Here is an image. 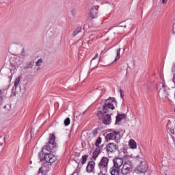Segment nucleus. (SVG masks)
Returning <instances> with one entry per match:
<instances>
[{
	"mask_svg": "<svg viewBox=\"0 0 175 175\" xmlns=\"http://www.w3.org/2000/svg\"><path fill=\"white\" fill-rule=\"evenodd\" d=\"M93 133H94V136L96 135V133H98V132L97 131H96V132H93Z\"/></svg>",
	"mask_w": 175,
	"mask_h": 175,
	"instance_id": "f704fd0d",
	"label": "nucleus"
},
{
	"mask_svg": "<svg viewBox=\"0 0 175 175\" xmlns=\"http://www.w3.org/2000/svg\"><path fill=\"white\" fill-rule=\"evenodd\" d=\"M30 133H31V136H32V129H31V131H30Z\"/></svg>",
	"mask_w": 175,
	"mask_h": 175,
	"instance_id": "c9c22d12",
	"label": "nucleus"
},
{
	"mask_svg": "<svg viewBox=\"0 0 175 175\" xmlns=\"http://www.w3.org/2000/svg\"><path fill=\"white\" fill-rule=\"evenodd\" d=\"M129 146L130 148L135 150V148L137 147V144H136V142L134 139H130L129 142Z\"/></svg>",
	"mask_w": 175,
	"mask_h": 175,
	"instance_id": "dca6fc26",
	"label": "nucleus"
},
{
	"mask_svg": "<svg viewBox=\"0 0 175 175\" xmlns=\"http://www.w3.org/2000/svg\"><path fill=\"white\" fill-rule=\"evenodd\" d=\"M109 165V158L103 157L98 163V167L102 172H107V165Z\"/></svg>",
	"mask_w": 175,
	"mask_h": 175,
	"instance_id": "0eeeda50",
	"label": "nucleus"
},
{
	"mask_svg": "<svg viewBox=\"0 0 175 175\" xmlns=\"http://www.w3.org/2000/svg\"><path fill=\"white\" fill-rule=\"evenodd\" d=\"M123 27H124V28H126V25H124Z\"/></svg>",
	"mask_w": 175,
	"mask_h": 175,
	"instance_id": "ea45409f",
	"label": "nucleus"
},
{
	"mask_svg": "<svg viewBox=\"0 0 175 175\" xmlns=\"http://www.w3.org/2000/svg\"><path fill=\"white\" fill-rule=\"evenodd\" d=\"M89 17L90 18H96L98 17V8L96 7H93L90 11Z\"/></svg>",
	"mask_w": 175,
	"mask_h": 175,
	"instance_id": "4468645a",
	"label": "nucleus"
},
{
	"mask_svg": "<svg viewBox=\"0 0 175 175\" xmlns=\"http://www.w3.org/2000/svg\"><path fill=\"white\" fill-rule=\"evenodd\" d=\"M79 32H81V27H78L74 31V36H76V34L79 33Z\"/></svg>",
	"mask_w": 175,
	"mask_h": 175,
	"instance_id": "393cba45",
	"label": "nucleus"
},
{
	"mask_svg": "<svg viewBox=\"0 0 175 175\" xmlns=\"http://www.w3.org/2000/svg\"><path fill=\"white\" fill-rule=\"evenodd\" d=\"M107 172H103L102 170H100V173L98 174V175H107Z\"/></svg>",
	"mask_w": 175,
	"mask_h": 175,
	"instance_id": "c85d7f7f",
	"label": "nucleus"
},
{
	"mask_svg": "<svg viewBox=\"0 0 175 175\" xmlns=\"http://www.w3.org/2000/svg\"><path fill=\"white\" fill-rule=\"evenodd\" d=\"M33 65H35V62H29L27 63V66L24 67V69H29V68H32Z\"/></svg>",
	"mask_w": 175,
	"mask_h": 175,
	"instance_id": "6ab92c4d",
	"label": "nucleus"
},
{
	"mask_svg": "<svg viewBox=\"0 0 175 175\" xmlns=\"http://www.w3.org/2000/svg\"><path fill=\"white\" fill-rule=\"evenodd\" d=\"M21 80V77H18L14 81V87L13 88V90H16L17 88V86L19 84V88L20 91H21L23 93L27 91V83H20V81Z\"/></svg>",
	"mask_w": 175,
	"mask_h": 175,
	"instance_id": "39448f33",
	"label": "nucleus"
},
{
	"mask_svg": "<svg viewBox=\"0 0 175 175\" xmlns=\"http://www.w3.org/2000/svg\"><path fill=\"white\" fill-rule=\"evenodd\" d=\"M100 143H102V137H98L96 141L95 146L96 147H99V144H100Z\"/></svg>",
	"mask_w": 175,
	"mask_h": 175,
	"instance_id": "5701e85b",
	"label": "nucleus"
},
{
	"mask_svg": "<svg viewBox=\"0 0 175 175\" xmlns=\"http://www.w3.org/2000/svg\"><path fill=\"white\" fill-rule=\"evenodd\" d=\"M6 108V106H4V109Z\"/></svg>",
	"mask_w": 175,
	"mask_h": 175,
	"instance_id": "79ce46f5",
	"label": "nucleus"
},
{
	"mask_svg": "<svg viewBox=\"0 0 175 175\" xmlns=\"http://www.w3.org/2000/svg\"><path fill=\"white\" fill-rule=\"evenodd\" d=\"M126 117V115H125V113L118 114L116 116V124H117V122H120L122 120H124V118H125Z\"/></svg>",
	"mask_w": 175,
	"mask_h": 175,
	"instance_id": "f3484780",
	"label": "nucleus"
},
{
	"mask_svg": "<svg viewBox=\"0 0 175 175\" xmlns=\"http://www.w3.org/2000/svg\"><path fill=\"white\" fill-rule=\"evenodd\" d=\"M69 124H70V119L69 118H66V120H64V125L66 126H68V125H69Z\"/></svg>",
	"mask_w": 175,
	"mask_h": 175,
	"instance_id": "a878e982",
	"label": "nucleus"
},
{
	"mask_svg": "<svg viewBox=\"0 0 175 175\" xmlns=\"http://www.w3.org/2000/svg\"><path fill=\"white\" fill-rule=\"evenodd\" d=\"M3 103V100L2 99V96H0V106Z\"/></svg>",
	"mask_w": 175,
	"mask_h": 175,
	"instance_id": "2f4dec72",
	"label": "nucleus"
},
{
	"mask_svg": "<svg viewBox=\"0 0 175 175\" xmlns=\"http://www.w3.org/2000/svg\"><path fill=\"white\" fill-rule=\"evenodd\" d=\"M120 53H121V48L117 50V55H116V57L115 58V60H114L115 62L118 61L120 59V57H121L120 55Z\"/></svg>",
	"mask_w": 175,
	"mask_h": 175,
	"instance_id": "4be33fe9",
	"label": "nucleus"
},
{
	"mask_svg": "<svg viewBox=\"0 0 175 175\" xmlns=\"http://www.w3.org/2000/svg\"><path fill=\"white\" fill-rule=\"evenodd\" d=\"M88 159V155L85 154L82 156V161L81 162V165H85V162H87V160Z\"/></svg>",
	"mask_w": 175,
	"mask_h": 175,
	"instance_id": "aec40b11",
	"label": "nucleus"
},
{
	"mask_svg": "<svg viewBox=\"0 0 175 175\" xmlns=\"http://www.w3.org/2000/svg\"><path fill=\"white\" fill-rule=\"evenodd\" d=\"M17 68H18V67H17L16 66H11V67L10 68L11 75H14V73H16V70H17Z\"/></svg>",
	"mask_w": 175,
	"mask_h": 175,
	"instance_id": "412c9836",
	"label": "nucleus"
},
{
	"mask_svg": "<svg viewBox=\"0 0 175 175\" xmlns=\"http://www.w3.org/2000/svg\"><path fill=\"white\" fill-rule=\"evenodd\" d=\"M124 160L121 158H115L113 160V166H115L116 167H118L119 169H121V166L124 165Z\"/></svg>",
	"mask_w": 175,
	"mask_h": 175,
	"instance_id": "9d476101",
	"label": "nucleus"
},
{
	"mask_svg": "<svg viewBox=\"0 0 175 175\" xmlns=\"http://www.w3.org/2000/svg\"><path fill=\"white\" fill-rule=\"evenodd\" d=\"M105 150L107 155H111V154H114L116 151H118V145L114 143H109L105 147Z\"/></svg>",
	"mask_w": 175,
	"mask_h": 175,
	"instance_id": "423d86ee",
	"label": "nucleus"
},
{
	"mask_svg": "<svg viewBox=\"0 0 175 175\" xmlns=\"http://www.w3.org/2000/svg\"><path fill=\"white\" fill-rule=\"evenodd\" d=\"M98 53H96V55H95V57L92 59H96V58H98Z\"/></svg>",
	"mask_w": 175,
	"mask_h": 175,
	"instance_id": "473e14b6",
	"label": "nucleus"
},
{
	"mask_svg": "<svg viewBox=\"0 0 175 175\" xmlns=\"http://www.w3.org/2000/svg\"><path fill=\"white\" fill-rule=\"evenodd\" d=\"M173 33H175V32H174V31H173Z\"/></svg>",
	"mask_w": 175,
	"mask_h": 175,
	"instance_id": "37998d69",
	"label": "nucleus"
},
{
	"mask_svg": "<svg viewBox=\"0 0 175 175\" xmlns=\"http://www.w3.org/2000/svg\"><path fill=\"white\" fill-rule=\"evenodd\" d=\"M55 147H57V143H55V135H54V134H51L44 149L46 150V151L51 152V150L55 148Z\"/></svg>",
	"mask_w": 175,
	"mask_h": 175,
	"instance_id": "7ed1b4c3",
	"label": "nucleus"
},
{
	"mask_svg": "<svg viewBox=\"0 0 175 175\" xmlns=\"http://www.w3.org/2000/svg\"><path fill=\"white\" fill-rule=\"evenodd\" d=\"M138 162H140L139 165L137 167V171L139 173H146L148 170V165L147 162L144 161L143 158H138Z\"/></svg>",
	"mask_w": 175,
	"mask_h": 175,
	"instance_id": "20e7f679",
	"label": "nucleus"
},
{
	"mask_svg": "<svg viewBox=\"0 0 175 175\" xmlns=\"http://www.w3.org/2000/svg\"><path fill=\"white\" fill-rule=\"evenodd\" d=\"M44 173V170L43 167H40L39 171H38V175H42Z\"/></svg>",
	"mask_w": 175,
	"mask_h": 175,
	"instance_id": "bb28decb",
	"label": "nucleus"
},
{
	"mask_svg": "<svg viewBox=\"0 0 175 175\" xmlns=\"http://www.w3.org/2000/svg\"><path fill=\"white\" fill-rule=\"evenodd\" d=\"M44 161L47 163H54L57 161V157L51 153H46L44 154Z\"/></svg>",
	"mask_w": 175,
	"mask_h": 175,
	"instance_id": "1a4fd4ad",
	"label": "nucleus"
},
{
	"mask_svg": "<svg viewBox=\"0 0 175 175\" xmlns=\"http://www.w3.org/2000/svg\"><path fill=\"white\" fill-rule=\"evenodd\" d=\"M120 169L118 167H115L113 165L110 169H109V173L111 175H120Z\"/></svg>",
	"mask_w": 175,
	"mask_h": 175,
	"instance_id": "2eb2a0df",
	"label": "nucleus"
},
{
	"mask_svg": "<svg viewBox=\"0 0 175 175\" xmlns=\"http://www.w3.org/2000/svg\"><path fill=\"white\" fill-rule=\"evenodd\" d=\"M162 87H166V85L163 84Z\"/></svg>",
	"mask_w": 175,
	"mask_h": 175,
	"instance_id": "4c0bfd02",
	"label": "nucleus"
},
{
	"mask_svg": "<svg viewBox=\"0 0 175 175\" xmlns=\"http://www.w3.org/2000/svg\"><path fill=\"white\" fill-rule=\"evenodd\" d=\"M9 78H10V80H12V77H9Z\"/></svg>",
	"mask_w": 175,
	"mask_h": 175,
	"instance_id": "58836bf2",
	"label": "nucleus"
},
{
	"mask_svg": "<svg viewBox=\"0 0 175 175\" xmlns=\"http://www.w3.org/2000/svg\"><path fill=\"white\" fill-rule=\"evenodd\" d=\"M76 13H77L76 10H72L71 11V14H72V15L73 16H76Z\"/></svg>",
	"mask_w": 175,
	"mask_h": 175,
	"instance_id": "c756f323",
	"label": "nucleus"
},
{
	"mask_svg": "<svg viewBox=\"0 0 175 175\" xmlns=\"http://www.w3.org/2000/svg\"><path fill=\"white\" fill-rule=\"evenodd\" d=\"M101 120H103V123H104L105 125H110L111 122V116H110V114L104 113V116Z\"/></svg>",
	"mask_w": 175,
	"mask_h": 175,
	"instance_id": "ddd939ff",
	"label": "nucleus"
},
{
	"mask_svg": "<svg viewBox=\"0 0 175 175\" xmlns=\"http://www.w3.org/2000/svg\"><path fill=\"white\" fill-rule=\"evenodd\" d=\"M105 100V103L103 105V110H99L97 113V116L99 120L103 118L105 114H107V113H109V110H114V103L115 105H117V101L114 98L109 97L108 99Z\"/></svg>",
	"mask_w": 175,
	"mask_h": 175,
	"instance_id": "f257e3e1",
	"label": "nucleus"
},
{
	"mask_svg": "<svg viewBox=\"0 0 175 175\" xmlns=\"http://www.w3.org/2000/svg\"><path fill=\"white\" fill-rule=\"evenodd\" d=\"M120 135L121 134L118 131H113L111 133H108L106 135L105 139L107 142H109V140H116V142H118V140H120Z\"/></svg>",
	"mask_w": 175,
	"mask_h": 175,
	"instance_id": "6e6552de",
	"label": "nucleus"
},
{
	"mask_svg": "<svg viewBox=\"0 0 175 175\" xmlns=\"http://www.w3.org/2000/svg\"><path fill=\"white\" fill-rule=\"evenodd\" d=\"M167 2V0H162L163 3H166Z\"/></svg>",
	"mask_w": 175,
	"mask_h": 175,
	"instance_id": "72a5a7b5",
	"label": "nucleus"
},
{
	"mask_svg": "<svg viewBox=\"0 0 175 175\" xmlns=\"http://www.w3.org/2000/svg\"><path fill=\"white\" fill-rule=\"evenodd\" d=\"M37 70H40V68L38 67V68H37Z\"/></svg>",
	"mask_w": 175,
	"mask_h": 175,
	"instance_id": "e433bc0d",
	"label": "nucleus"
},
{
	"mask_svg": "<svg viewBox=\"0 0 175 175\" xmlns=\"http://www.w3.org/2000/svg\"><path fill=\"white\" fill-rule=\"evenodd\" d=\"M39 159L40 161H44V154H39Z\"/></svg>",
	"mask_w": 175,
	"mask_h": 175,
	"instance_id": "cd10ccee",
	"label": "nucleus"
},
{
	"mask_svg": "<svg viewBox=\"0 0 175 175\" xmlns=\"http://www.w3.org/2000/svg\"><path fill=\"white\" fill-rule=\"evenodd\" d=\"M87 173H95V162L89 161L86 167Z\"/></svg>",
	"mask_w": 175,
	"mask_h": 175,
	"instance_id": "9b49d317",
	"label": "nucleus"
},
{
	"mask_svg": "<svg viewBox=\"0 0 175 175\" xmlns=\"http://www.w3.org/2000/svg\"><path fill=\"white\" fill-rule=\"evenodd\" d=\"M120 97L123 98H124V94H124V90L120 89Z\"/></svg>",
	"mask_w": 175,
	"mask_h": 175,
	"instance_id": "7c9ffc66",
	"label": "nucleus"
},
{
	"mask_svg": "<svg viewBox=\"0 0 175 175\" xmlns=\"http://www.w3.org/2000/svg\"><path fill=\"white\" fill-rule=\"evenodd\" d=\"M133 170V164H132V158L125 160L122 167L120 169L122 175H129Z\"/></svg>",
	"mask_w": 175,
	"mask_h": 175,
	"instance_id": "f03ea898",
	"label": "nucleus"
},
{
	"mask_svg": "<svg viewBox=\"0 0 175 175\" xmlns=\"http://www.w3.org/2000/svg\"><path fill=\"white\" fill-rule=\"evenodd\" d=\"M22 64L21 60H20V57H13L10 62L11 66H16L18 68Z\"/></svg>",
	"mask_w": 175,
	"mask_h": 175,
	"instance_id": "f8f14e48",
	"label": "nucleus"
},
{
	"mask_svg": "<svg viewBox=\"0 0 175 175\" xmlns=\"http://www.w3.org/2000/svg\"><path fill=\"white\" fill-rule=\"evenodd\" d=\"M83 114H85V111H84V112L83 113Z\"/></svg>",
	"mask_w": 175,
	"mask_h": 175,
	"instance_id": "a19ab883",
	"label": "nucleus"
},
{
	"mask_svg": "<svg viewBox=\"0 0 175 175\" xmlns=\"http://www.w3.org/2000/svg\"><path fill=\"white\" fill-rule=\"evenodd\" d=\"M99 151H100L99 148H96V150L93 152V154H92L93 159H96V158H98L100 154Z\"/></svg>",
	"mask_w": 175,
	"mask_h": 175,
	"instance_id": "a211bd4d",
	"label": "nucleus"
},
{
	"mask_svg": "<svg viewBox=\"0 0 175 175\" xmlns=\"http://www.w3.org/2000/svg\"><path fill=\"white\" fill-rule=\"evenodd\" d=\"M43 64V59H39L36 62V66H40Z\"/></svg>",
	"mask_w": 175,
	"mask_h": 175,
	"instance_id": "b1692460",
	"label": "nucleus"
}]
</instances>
